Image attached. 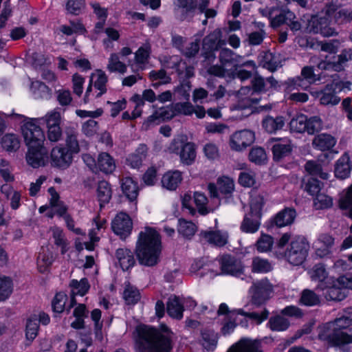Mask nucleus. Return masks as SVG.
I'll return each mask as SVG.
<instances>
[{
	"label": "nucleus",
	"mask_w": 352,
	"mask_h": 352,
	"mask_svg": "<svg viewBox=\"0 0 352 352\" xmlns=\"http://www.w3.org/2000/svg\"><path fill=\"white\" fill-rule=\"evenodd\" d=\"M305 170L309 175H319L322 179H327L329 174L322 171V167L320 163L314 160H309L305 164Z\"/></svg>",
	"instance_id": "obj_53"
},
{
	"label": "nucleus",
	"mask_w": 352,
	"mask_h": 352,
	"mask_svg": "<svg viewBox=\"0 0 352 352\" xmlns=\"http://www.w3.org/2000/svg\"><path fill=\"white\" fill-rule=\"evenodd\" d=\"M96 195L99 201L100 209L102 210L112 197L111 184L107 181H100L96 189Z\"/></svg>",
	"instance_id": "obj_28"
},
{
	"label": "nucleus",
	"mask_w": 352,
	"mask_h": 352,
	"mask_svg": "<svg viewBox=\"0 0 352 352\" xmlns=\"http://www.w3.org/2000/svg\"><path fill=\"white\" fill-rule=\"evenodd\" d=\"M250 212L262 215V210L265 205L263 192L253 189L250 192Z\"/></svg>",
	"instance_id": "obj_48"
},
{
	"label": "nucleus",
	"mask_w": 352,
	"mask_h": 352,
	"mask_svg": "<svg viewBox=\"0 0 352 352\" xmlns=\"http://www.w3.org/2000/svg\"><path fill=\"white\" fill-rule=\"evenodd\" d=\"M13 283L11 278L0 276V301H4L12 293Z\"/></svg>",
	"instance_id": "obj_57"
},
{
	"label": "nucleus",
	"mask_w": 352,
	"mask_h": 352,
	"mask_svg": "<svg viewBox=\"0 0 352 352\" xmlns=\"http://www.w3.org/2000/svg\"><path fill=\"white\" fill-rule=\"evenodd\" d=\"M175 116L178 115L191 116L195 111V107L189 102H177L173 105Z\"/></svg>",
	"instance_id": "obj_63"
},
{
	"label": "nucleus",
	"mask_w": 352,
	"mask_h": 352,
	"mask_svg": "<svg viewBox=\"0 0 352 352\" xmlns=\"http://www.w3.org/2000/svg\"><path fill=\"white\" fill-rule=\"evenodd\" d=\"M72 294L73 296L80 295L85 296L90 288V285L87 278H82L80 281L73 279L69 283Z\"/></svg>",
	"instance_id": "obj_51"
},
{
	"label": "nucleus",
	"mask_w": 352,
	"mask_h": 352,
	"mask_svg": "<svg viewBox=\"0 0 352 352\" xmlns=\"http://www.w3.org/2000/svg\"><path fill=\"white\" fill-rule=\"evenodd\" d=\"M116 169V163L113 158L108 153H101L98 155L96 172L101 171L104 174H111Z\"/></svg>",
	"instance_id": "obj_27"
},
{
	"label": "nucleus",
	"mask_w": 352,
	"mask_h": 352,
	"mask_svg": "<svg viewBox=\"0 0 352 352\" xmlns=\"http://www.w3.org/2000/svg\"><path fill=\"white\" fill-rule=\"evenodd\" d=\"M272 151L274 160L278 161L291 154L292 146L289 140H283L274 144Z\"/></svg>",
	"instance_id": "obj_34"
},
{
	"label": "nucleus",
	"mask_w": 352,
	"mask_h": 352,
	"mask_svg": "<svg viewBox=\"0 0 352 352\" xmlns=\"http://www.w3.org/2000/svg\"><path fill=\"white\" fill-rule=\"evenodd\" d=\"M174 11L180 21H190L197 8V0H175Z\"/></svg>",
	"instance_id": "obj_17"
},
{
	"label": "nucleus",
	"mask_w": 352,
	"mask_h": 352,
	"mask_svg": "<svg viewBox=\"0 0 352 352\" xmlns=\"http://www.w3.org/2000/svg\"><path fill=\"white\" fill-rule=\"evenodd\" d=\"M268 91L269 87L266 83V79L256 73L251 80V87H241L239 94L241 96L250 94V95L244 100L246 107H252L260 100V98L254 96L255 94L265 93Z\"/></svg>",
	"instance_id": "obj_5"
},
{
	"label": "nucleus",
	"mask_w": 352,
	"mask_h": 352,
	"mask_svg": "<svg viewBox=\"0 0 352 352\" xmlns=\"http://www.w3.org/2000/svg\"><path fill=\"white\" fill-rule=\"evenodd\" d=\"M352 59V53L351 50H343L340 54L333 56L331 60V69L336 72L344 70L346 63Z\"/></svg>",
	"instance_id": "obj_47"
},
{
	"label": "nucleus",
	"mask_w": 352,
	"mask_h": 352,
	"mask_svg": "<svg viewBox=\"0 0 352 352\" xmlns=\"http://www.w3.org/2000/svg\"><path fill=\"white\" fill-rule=\"evenodd\" d=\"M162 252L159 232L153 228L145 227L139 233L135 245V254L140 264L153 267L157 264Z\"/></svg>",
	"instance_id": "obj_2"
},
{
	"label": "nucleus",
	"mask_w": 352,
	"mask_h": 352,
	"mask_svg": "<svg viewBox=\"0 0 352 352\" xmlns=\"http://www.w3.org/2000/svg\"><path fill=\"white\" fill-rule=\"evenodd\" d=\"M335 329H346L352 325V309L348 308L339 314L333 321Z\"/></svg>",
	"instance_id": "obj_50"
},
{
	"label": "nucleus",
	"mask_w": 352,
	"mask_h": 352,
	"mask_svg": "<svg viewBox=\"0 0 352 352\" xmlns=\"http://www.w3.org/2000/svg\"><path fill=\"white\" fill-rule=\"evenodd\" d=\"M208 190L211 198L228 199L234 191V182L229 177L222 176L217 179L216 184L209 183Z\"/></svg>",
	"instance_id": "obj_8"
},
{
	"label": "nucleus",
	"mask_w": 352,
	"mask_h": 352,
	"mask_svg": "<svg viewBox=\"0 0 352 352\" xmlns=\"http://www.w3.org/2000/svg\"><path fill=\"white\" fill-rule=\"evenodd\" d=\"M351 343H352V334L342 331H336L335 329L331 336V344L341 346Z\"/></svg>",
	"instance_id": "obj_64"
},
{
	"label": "nucleus",
	"mask_w": 352,
	"mask_h": 352,
	"mask_svg": "<svg viewBox=\"0 0 352 352\" xmlns=\"http://www.w3.org/2000/svg\"><path fill=\"white\" fill-rule=\"evenodd\" d=\"M267 16L270 25L273 28H277L285 24L292 31L297 32L302 28L294 12L287 8L280 9L273 8L268 12Z\"/></svg>",
	"instance_id": "obj_4"
},
{
	"label": "nucleus",
	"mask_w": 352,
	"mask_h": 352,
	"mask_svg": "<svg viewBox=\"0 0 352 352\" xmlns=\"http://www.w3.org/2000/svg\"><path fill=\"white\" fill-rule=\"evenodd\" d=\"M296 217V212L294 208H285L270 220L267 228H283L290 226L294 223Z\"/></svg>",
	"instance_id": "obj_18"
},
{
	"label": "nucleus",
	"mask_w": 352,
	"mask_h": 352,
	"mask_svg": "<svg viewBox=\"0 0 352 352\" xmlns=\"http://www.w3.org/2000/svg\"><path fill=\"white\" fill-rule=\"evenodd\" d=\"M220 274L240 277L244 274L245 266L242 261L230 254H224L217 258Z\"/></svg>",
	"instance_id": "obj_6"
},
{
	"label": "nucleus",
	"mask_w": 352,
	"mask_h": 352,
	"mask_svg": "<svg viewBox=\"0 0 352 352\" xmlns=\"http://www.w3.org/2000/svg\"><path fill=\"white\" fill-rule=\"evenodd\" d=\"M221 31L217 28L203 38L201 56L206 60H214V52L226 45V41L221 39Z\"/></svg>",
	"instance_id": "obj_7"
},
{
	"label": "nucleus",
	"mask_w": 352,
	"mask_h": 352,
	"mask_svg": "<svg viewBox=\"0 0 352 352\" xmlns=\"http://www.w3.org/2000/svg\"><path fill=\"white\" fill-rule=\"evenodd\" d=\"M135 352H171L173 333L165 326L157 329L145 324L138 325L134 331Z\"/></svg>",
	"instance_id": "obj_1"
},
{
	"label": "nucleus",
	"mask_w": 352,
	"mask_h": 352,
	"mask_svg": "<svg viewBox=\"0 0 352 352\" xmlns=\"http://www.w3.org/2000/svg\"><path fill=\"white\" fill-rule=\"evenodd\" d=\"M179 155L183 164L187 166L192 164L197 156L195 144L191 142H187L180 151Z\"/></svg>",
	"instance_id": "obj_36"
},
{
	"label": "nucleus",
	"mask_w": 352,
	"mask_h": 352,
	"mask_svg": "<svg viewBox=\"0 0 352 352\" xmlns=\"http://www.w3.org/2000/svg\"><path fill=\"white\" fill-rule=\"evenodd\" d=\"M30 89L36 98H48L52 94V89L39 80L32 82Z\"/></svg>",
	"instance_id": "obj_54"
},
{
	"label": "nucleus",
	"mask_w": 352,
	"mask_h": 352,
	"mask_svg": "<svg viewBox=\"0 0 352 352\" xmlns=\"http://www.w3.org/2000/svg\"><path fill=\"white\" fill-rule=\"evenodd\" d=\"M115 257L123 271L132 268L136 263L134 252L127 248H120L116 250Z\"/></svg>",
	"instance_id": "obj_20"
},
{
	"label": "nucleus",
	"mask_w": 352,
	"mask_h": 352,
	"mask_svg": "<svg viewBox=\"0 0 352 352\" xmlns=\"http://www.w3.org/2000/svg\"><path fill=\"white\" fill-rule=\"evenodd\" d=\"M38 328L39 326L36 319L30 318L28 320L25 328V337L29 342L26 345L29 346L37 336Z\"/></svg>",
	"instance_id": "obj_61"
},
{
	"label": "nucleus",
	"mask_w": 352,
	"mask_h": 352,
	"mask_svg": "<svg viewBox=\"0 0 352 352\" xmlns=\"http://www.w3.org/2000/svg\"><path fill=\"white\" fill-rule=\"evenodd\" d=\"M148 147L144 144H141L135 151L126 158V164L133 168H140L143 161L146 158Z\"/></svg>",
	"instance_id": "obj_26"
},
{
	"label": "nucleus",
	"mask_w": 352,
	"mask_h": 352,
	"mask_svg": "<svg viewBox=\"0 0 352 352\" xmlns=\"http://www.w3.org/2000/svg\"><path fill=\"white\" fill-rule=\"evenodd\" d=\"M255 140L254 133L250 130H241L233 133L230 139V148L236 151H241L250 146Z\"/></svg>",
	"instance_id": "obj_16"
},
{
	"label": "nucleus",
	"mask_w": 352,
	"mask_h": 352,
	"mask_svg": "<svg viewBox=\"0 0 352 352\" xmlns=\"http://www.w3.org/2000/svg\"><path fill=\"white\" fill-rule=\"evenodd\" d=\"M1 145L8 152H15L20 148V140L15 134H6L1 140Z\"/></svg>",
	"instance_id": "obj_49"
},
{
	"label": "nucleus",
	"mask_w": 352,
	"mask_h": 352,
	"mask_svg": "<svg viewBox=\"0 0 352 352\" xmlns=\"http://www.w3.org/2000/svg\"><path fill=\"white\" fill-rule=\"evenodd\" d=\"M321 300L320 296L309 289H303L300 294L298 304L306 307L318 306Z\"/></svg>",
	"instance_id": "obj_38"
},
{
	"label": "nucleus",
	"mask_w": 352,
	"mask_h": 352,
	"mask_svg": "<svg viewBox=\"0 0 352 352\" xmlns=\"http://www.w3.org/2000/svg\"><path fill=\"white\" fill-rule=\"evenodd\" d=\"M234 313L237 314L238 315L243 316L246 318H248L249 319L254 321L256 324H260L264 320H267L270 314V312L266 307H263L261 313L255 311L247 312L242 309L232 310V314H234Z\"/></svg>",
	"instance_id": "obj_46"
},
{
	"label": "nucleus",
	"mask_w": 352,
	"mask_h": 352,
	"mask_svg": "<svg viewBox=\"0 0 352 352\" xmlns=\"http://www.w3.org/2000/svg\"><path fill=\"white\" fill-rule=\"evenodd\" d=\"M261 214L250 212L244 217L241 224V230L246 233L256 232L261 226Z\"/></svg>",
	"instance_id": "obj_25"
},
{
	"label": "nucleus",
	"mask_w": 352,
	"mask_h": 352,
	"mask_svg": "<svg viewBox=\"0 0 352 352\" xmlns=\"http://www.w3.org/2000/svg\"><path fill=\"white\" fill-rule=\"evenodd\" d=\"M285 123V118L282 116H278L275 118L267 116L262 121V126L264 130L269 133H274L277 131L281 130Z\"/></svg>",
	"instance_id": "obj_31"
},
{
	"label": "nucleus",
	"mask_w": 352,
	"mask_h": 352,
	"mask_svg": "<svg viewBox=\"0 0 352 352\" xmlns=\"http://www.w3.org/2000/svg\"><path fill=\"white\" fill-rule=\"evenodd\" d=\"M54 261L52 252L48 249L41 248L38 253L36 264L38 271L41 273L47 272Z\"/></svg>",
	"instance_id": "obj_37"
},
{
	"label": "nucleus",
	"mask_w": 352,
	"mask_h": 352,
	"mask_svg": "<svg viewBox=\"0 0 352 352\" xmlns=\"http://www.w3.org/2000/svg\"><path fill=\"white\" fill-rule=\"evenodd\" d=\"M350 173L349 157L345 153L337 162L335 166L334 174L336 177L344 179L349 176Z\"/></svg>",
	"instance_id": "obj_40"
},
{
	"label": "nucleus",
	"mask_w": 352,
	"mask_h": 352,
	"mask_svg": "<svg viewBox=\"0 0 352 352\" xmlns=\"http://www.w3.org/2000/svg\"><path fill=\"white\" fill-rule=\"evenodd\" d=\"M184 306L177 296L169 298L167 302V313L173 318L180 320L183 317Z\"/></svg>",
	"instance_id": "obj_43"
},
{
	"label": "nucleus",
	"mask_w": 352,
	"mask_h": 352,
	"mask_svg": "<svg viewBox=\"0 0 352 352\" xmlns=\"http://www.w3.org/2000/svg\"><path fill=\"white\" fill-rule=\"evenodd\" d=\"M330 4L327 3L324 8L309 21L310 31L320 34L324 37L330 36Z\"/></svg>",
	"instance_id": "obj_11"
},
{
	"label": "nucleus",
	"mask_w": 352,
	"mask_h": 352,
	"mask_svg": "<svg viewBox=\"0 0 352 352\" xmlns=\"http://www.w3.org/2000/svg\"><path fill=\"white\" fill-rule=\"evenodd\" d=\"M248 157L250 162L258 165L265 164L267 160L265 151L262 147H253L249 153Z\"/></svg>",
	"instance_id": "obj_59"
},
{
	"label": "nucleus",
	"mask_w": 352,
	"mask_h": 352,
	"mask_svg": "<svg viewBox=\"0 0 352 352\" xmlns=\"http://www.w3.org/2000/svg\"><path fill=\"white\" fill-rule=\"evenodd\" d=\"M123 298L126 305H134L140 300L141 294L136 287L127 283L123 292Z\"/></svg>",
	"instance_id": "obj_45"
},
{
	"label": "nucleus",
	"mask_w": 352,
	"mask_h": 352,
	"mask_svg": "<svg viewBox=\"0 0 352 352\" xmlns=\"http://www.w3.org/2000/svg\"><path fill=\"white\" fill-rule=\"evenodd\" d=\"M307 116L300 114L293 118L289 122V128L292 131L304 133L306 131Z\"/></svg>",
	"instance_id": "obj_62"
},
{
	"label": "nucleus",
	"mask_w": 352,
	"mask_h": 352,
	"mask_svg": "<svg viewBox=\"0 0 352 352\" xmlns=\"http://www.w3.org/2000/svg\"><path fill=\"white\" fill-rule=\"evenodd\" d=\"M251 291L252 305L260 307L270 298V294L273 292V286L267 279H263L254 283L251 287Z\"/></svg>",
	"instance_id": "obj_13"
},
{
	"label": "nucleus",
	"mask_w": 352,
	"mask_h": 352,
	"mask_svg": "<svg viewBox=\"0 0 352 352\" xmlns=\"http://www.w3.org/2000/svg\"><path fill=\"white\" fill-rule=\"evenodd\" d=\"M342 277L338 278L336 282H333V285H331V300L341 301L346 297L345 289L349 287L342 285V281L340 280Z\"/></svg>",
	"instance_id": "obj_58"
},
{
	"label": "nucleus",
	"mask_w": 352,
	"mask_h": 352,
	"mask_svg": "<svg viewBox=\"0 0 352 352\" xmlns=\"http://www.w3.org/2000/svg\"><path fill=\"white\" fill-rule=\"evenodd\" d=\"M36 119H31L22 126V134L27 146L44 144L45 137Z\"/></svg>",
	"instance_id": "obj_9"
},
{
	"label": "nucleus",
	"mask_w": 352,
	"mask_h": 352,
	"mask_svg": "<svg viewBox=\"0 0 352 352\" xmlns=\"http://www.w3.org/2000/svg\"><path fill=\"white\" fill-rule=\"evenodd\" d=\"M121 188L123 193L130 201L137 199L139 194V186L137 182L131 177H126L122 179Z\"/></svg>",
	"instance_id": "obj_29"
},
{
	"label": "nucleus",
	"mask_w": 352,
	"mask_h": 352,
	"mask_svg": "<svg viewBox=\"0 0 352 352\" xmlns=\"http://www.w3.org/2000/svg\"><path fill=\"white\" fill-rule=\"evenodd\" d=\"M227 352H263L261 340L243 338L233 344Z\"/></svg>",
	"instance_id": "obj_19"
},
{
	"label": "nucleus",
	"mask_w": 352,
	"mask_h": 352,
	"mask_svg": "<svg viewBox=\"0 0 352 352\" xmlns=\"http://www.w3.org/2000/svg\"><path fill=\"white\" fill-rule=\"evenodd\" d=\"M241 56L228 48H221L219 55V59L222 66L236 67L240 62Z\"/></svg>",
	"instance_id": "obj_33"
},
{
	"label": "nucleus",
	"mask_w": 352,
	"mask_h": 352,
	"mask_svg": "<svg viewBox=\"0 0 352 352\" xmlns=\"http://www.w3.org/2000/svg\"><path fill=\"white\" fill-rule=\"evenodd\" d=\"M314 245L317 256L320 258L327 256L330 253V235L328 233L320 234Z\"/></svg>",
	"instance_id": "obj_32"
},
{
	"label": "nucleus",
	"mask_w": 352,
	"mask_h": 352,
	"mask_svg": "<svg viewBox=\"0 0 352 352\" xmlns=\"http://www.w3.org/2000/svg\"><path fill=\"white\" fill-rule=\"evenodd\" d=\"M47 126V138L51 142H57L62 140L63 130L60 128L61 116L58 111L47 113L39 119Z\"/></svg>",
	"instance_id": "obj_10"
},
{
	"label": "nucleus",
	"mask_w": 352,
	"mask_h": 352,
	"mask_svg": "<svg viewBox=\"0 0 352 352\" xmlns=\"http://www.w3.org/2000/svg\"><path fill=\"white\" fill-rule=\"evenodd\" d=\"M25 159L28 164L34 168L45 166L48 161V151L44 144L29 146Z\"/></svg>",
	"instance_id": "obj_15"
},
{
	"label": "nucleus",
	"mask_w": 352,
	"mask_h": 352,
	"mask_svg": "<svg viewBox=\"0 0 352 352\" xmlns=\"http://www.w3.org/2000/svg\"><path fill=\"white\" fill-rule=\"evenodd\" d=\"M95 77L96 79L94 81L93 80L94 87L97 89L95 98H98L107 91V84L108 82V77L104 72L101 69H98L96 71V74H94V78Z\"/></svg>",
	"instance_id": "obj_44"
},
{
	"label": "nucleus",
	"mask_w": 352,
	"mask_h": 352,
	"mask_svg": "<svg viewBox=\"0 0 352 352\" xmlns=\"http://www.w3.org/2000/svg\"><path fill=\"white\" fill-rule=\"evenodd\" d=\"M168 67L175 69L177 75L181 78L188 79L195 75V67L188 65L186 62L180 58H177L172 65L168 64Z\"/></svg>",
	"instance_id": "obj_30"
},
{
	"label": "nucleus",
	"mask_w": 352,
	"mask_h": 352,
	"mask_svg": "<svg viewBox=\"0 0 352 352\" xmlns=\"http://www.w3.org/2000/svg\"><path fill=\"white\" fill-rule=\"evenodd\" d=\"M322 184L317 179L306 175L301 181V188L311 196H315L320 192Z\"/></svg>",
	"instance_id": "obj_41"
},
{
	"label": "nucleus",
	"mask_w": 352,
	"mask_h": 352,
	"mask_svg": "<svg viewBox=\"0 0 352 352\" xmlns=\"http://www.w3.org/2000/svg\"><path fill=\"white\" fill-rule=\"evenodd\" d=\"M74 154L63 145L54 147L50 153L52 166L61 170L67 169L72 163Z\"/></svg>",
	"instance_id": "obj_14"
},
{
	"label": "nucleus",
	"mask_w": 352,
	"mask_h": 352,
	"mask_svg": "<svg viewBox=\"0 0 352 352\" xmlns=\"http://www.w3.org/2000/svg\"><path fill=\"white\" fill-rule=\"evenodd\" d=\"M259 65L271 72H274L282 66L279 58L270 52H263L261 56Z\"/></svg>",
	"instance_id": "obj_35"
},
{
	"label": "nucleus",
	"mask_w": 352,
	"mask_h": 352,
	"mask_svg": "<svg viewBox=\"0 0 352 352\" xmlns=\"http://www.w3.org/2000/svg\"><path fill=\"white\" fill-rule=\"evenodd\" d=\"M300 74V76L289 80L291 85H294L295 87L306 89L308 85H305V81H307L308 84H312L320 78H317V75L314 73V67L311 66H305L302 67Z\"/></svg>",
	"instance_id": "obj_21"
},
{
	"label": "nucleus",
	"mask_w": 352,
	"mask_h": 352,
	"mask_svg": "<svg viewBox=\"0 0 352 352\" xmlns=\"http://www.w3.org/2000/svg\"><path fill=\"white\" fill-rule=\"evenodd\" d=\"M107 69L111 73L124 74L127 71V65L122 60L118 53H111L108 60Z\"/></svg>",
	"instance_id": "obj_39"
},
{
	"label": "nucleus",
	"mask_w": 352,
	"mask_h": 352,
	"mask_svg": "<svg viewBox=\"0 0 352 352\" xmlns=\"http://www.w3.org/2000/svg\"><path fill=\"white\" fill-rule=\"evenodd\" d=\"M267 326L272 331H284L290 326L289 320L283 315H275L270 318Z\"/></svg>",
	"instance_id": "obj_42"
},
{
	"label": "nucleus",
	"mask_w": 352,
	"mask_h": 352,
	"mask_svg": "<svg viewBox=\"0 0 352 352\" xmlns=\"http://www.w3.org/2000/svg\"><path fill=\"white\" fill-rule=\"evenodd\" d=\"M309 250V243L304 236H296L291 240V234L286 232L277 240L274 253L278 258L298 266L306 260Z\"/></svg>",
	"instance_id": "obj_3"
},
{
	"label": "nucleus",
	"mask_w": 352,
	"mask_h": 352,
	"mask_svg": "<svg viewBox=\"0 0 352 352\" xmlns=\"http://www.w3.org/2000/svg\"><path fill=\"white\" fill-rule=\"evenodd\" d=\"M251 270L253 273H267L272 270V265L267 259L255 256L252 258Z\"/></svg>",
	"instance_id": "obj_52"
},
{
	"label": "nucleus",
	"mask_w": 352,
	"mask_h": 352,
	"mask_svg": "<svg viewBox=\"0 0 352 352\" xmlns=\"http://www.w3.org/2000/svg\"><path fill=\"white\" fill-rule=\"evenodd\" d=\"M197 227L192 221L184 219H179L178 232L185 237H191L196 232Z\"/></svg>",
	"instance_id": "obj_60"
},
{
	"label": "nucleus",
	"mask_w": 352,
	"mask_h": 352,
	"mask_svg": "<svg viewBox=\"0 0 352 352\" xmlns=\"http://www.w3.org/2000/svg\"><path fill=\"white\" fill-rule=\"evenodd\" d=\"M151 53V45L148 42H146L135 53V60L138 65L146 63L149 59Z\"/></svg>",
	"instance_id": "obj_56"
},
{
	"label": "nucleus",
	"mask_w": 352,
	"mask_h": 352,
	"mask_svg": "<svg viewBox=\"0 0 352 352\" xmlns=\"http://www.w3.org/2000/svg\"><path fill=\"white\" fill-rule=\"evenodd\" d=\"M201 237L209 244L221 248L228 243V233L221 230L202 231Z\"/></svg>",
	"instance_id": "obj_22"
},
{
	"label": "nucleus",
	"mask_w": 352,
	"mask_h": 352,
	"mask_svg": "<svg viewBox=\"0 0 352 352\" xmlns=\"http://www.w3.org/2000/svg\"><path fill=\"white\" fill-rule=\"evenodd\" d=\"M274 243L272 236L262 233L255 243V248L258 252H267L272 250Z\"/></svg>",
	"instance_id": "obj_55"
},
{
	"label": "nucleus",
	"mask_w": 352,
	"mask_h": 352,
	"mask_svg": "<svg viewBox=\"0 0 352 352\" xmlns=\"http://www.w3.org/2000/svg\"><path fill=\"white\" fill-rule=\"evenodd\" d=\"M182 173L179 170H169L165 173L161 179L164 188L168 190H175L182 181Z\"/></svg>",
	"instance_id": "obj_24"
},
{
	"label": "nucleus",
	"mask_w": 352,
	"mask_h": 352,
	"mask_svg": "<svg viewBox=\"0 0 352 352\" xmlns=\"http://www.w3.org/2000/svg\"><path fill=\"white\" fill-rule=\"evenodd\" d=\"M65 148L72 153H78L80 151L79 142L78 140V128L76 125L70 124L65 128Z\"/></svg>",
	"instance_id": "obj_23"
},
{
	"label": "nucleus",
	"mask_w": 352,
	"mask_h": 352,
	"mask_svg": "<svg viewBox=\"0 0 352 352\" xmlns=\"http://www.w3.org/2000/svg\"><path fill=\"white\" fill-rule=\"evenodd\" d=\"M111 226L115 234L121 240H125L132 232L133 221L127 213L120 212L113 219Z\"/></svg>",
	"instance_id": "obj_12"
}]
</instances>
